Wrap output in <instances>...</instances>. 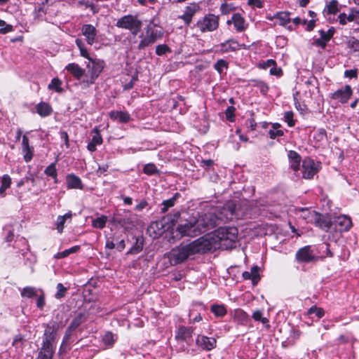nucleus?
I'll return each instance as SVG.
<instances>
[{"label":"nucleus","instance_id":"0e129e2a","mask_svg":"<svg viewBox=\"0 0 359 359\" xmlns=\"http://www.w3.org/2000/svg\"><path fill=\"white\" fill-rule=\"evenodd\" d=\"M318 141H323L327 138V132L324 128H319L314 137Z\"/></svg>","mask_w":359,"mask_h":359},{"label":"nucleus","instance_id":"412c9836","mask_svg":"<svg viewBox=\"0 0 359 359\" xmlns=\"http://www.w3.org/2000/svg\"><path fill=\"white\" fill-rule=\"evenodd\" d=\"M82 34L86 37L88 44L93 45L95 41L97 30L95 27L90 25H84L81 29Z\"/></svg>","mask_w":359,"mask_h":359},{"label":"nucleus","instance_id":"9d476101","mask_svg":"<svg viewBox=\"0 0 359 359\" xmlns=\"http://www.w3.org/2000/svg\"><path fill=\"white\" fill-rule=\"evenodd\" d=\"M302 177L306 180H311L319 171L313 159L310 157L305 158L302 161Z\"/></svg>","mask_w":359,"mask_h":359},{"label":"nucleus","instance_id":"5fc2aeb1","mask_svg":"<svg viewBox=\"0 0 359 359\" xmlns=\"http://www.w3.org/2000/svg\"><path fill=\"white\" fill-rule=\"evenodd\" d=\"M56 288H57V292L55 294V297L57 299H60L63 298L66 294L67 288L66 287H65L62 283H57Z\"/></svg>","mask_w":359,"mask_h":359},{"label":"nucleus","instance_id":"680f3d73","mask_svg":"<svg viewBox=\"0 0 359 359\" xmlns=\"http://www.w3.org/2000/svg\"><path fill=\"white\" fill-rule=\"evenodd\" d=\"M348 46L355 52L359 51V40L354 37L351 38L348 41Z\"/></svg>","mask_w":359,"mask_h":359},{"label":"nucleus","instance_id":"a878e982","mask_svg":"<svg viewBox=\"0 0 359 359\" xmlns=\"http://www.w3.org/2000/svg\"><path fill=\"white\" fill-rule=\"evenodd\" d=\"M288 158L290 162V168L294 172L298 171L300 169L301 156L296 151L290 150L288 152Z\"/></svg>","mask_w":359,"mask_h":359},{"label":"nucleus","instance_id":"6e6d98bb","mask_svg":"<svg viewBox=\"0 0 359 359\" xmlns=\"http://www.w3.org/2000/svg\"><path fill=\"white\" fill-rule=\"evenodd\" d=\"M284 121L287 123L289 127H293L295 125L294 120V113L292 111H287L284 113Z\"/></svg>","mask_w":359,"mask_h":359},{"label":"nucleus","instance_id":"f704fd0d","mask_svg":"<svg viewBox=\"0 0 359 359\" xmlns=\"http://www.w3.org/2000/svg\"><path fill=\"white\" fill-rule=\"evenodd\" d=\"M235 320L241 325H245L250 320L249 315L242 309L235 311Z\"/></svg>","mask_w":359,"mask_h":359},{"label":"nucleus","instance_id":"c85d7f7f","mask_svg":"<svg viewBox=\"0 0 359 359\" xmlns=\"http://www.w3.org/2000/svg\"><path fill=\"white\" fill-rule=\"evenodd\" d=\"M341 6L337 0H331L327 4L323 13L325 15H336L340 11Z\"/></svg>","mask_w":359,"mask_h":359},{"label":"nucleus","instance_id":"4d7b16f0","mask_svg":"<svg viewBox=\"0 0 359 359\" xmlns=\"http://www.w3.org/2000/svg\"><path fill=\"white\" fill-rule=\"evenodd\" d=\"M0 34H6L13 31V27L11 25L6 24L4 20L0 19Z\"/></svg>","mask_w":359,"mask_h":359},{"label":"nucleus","instance_id":"1a4fd4ad","mask_svg":"<svg viewBox=\"0 0 359 359\" xmlns=\"http://www.w3.org/2000/svg\"><path fill=\"white\" fill-rule=\"evenodd\" d=\"M295 260L297 263H310L316 260L311 245H306L299 248L295 254Z\"/></svg>","mask_w":359,"mask_h":359},{"label":"nucleus","instance_id":"473e14b6","mask_svg":"<svg viewBox=\"0 0 359 359\" xmlns=\"http://www.w3.org/2000/svg\"><path fill=\"white\" fill-rule=\"evenodd\" d=\"M87 320V315L85 313H79L74 317L69 325L70 327L76 330L82 323Z\"/></svg>","mask_w":359,"mask_h":359},{"label":"nucleus","instance_id":"a18cd8bd","mask_svg":"<svg viewBox=\"0 0 359 359\" xmlns=\"http://www.w3.org/2000/svg\"><path fill=\"white\" fill-rule=\"evenodd\" d=\"M252 318L255 321L261 322L263 325H264L266 326V328L270 327V325L269 324V320L267 318L262 317V311L257 310V311H254L252 313Z\"/></svg>","mask_w":359,"mask_h":359},{"label":"nucleus","instance_id":"2f4dec72","mask_svg":"<svg viewBox=\"0 0 359 359\" xmlns=\"http://www.w3.org/2000/svg\"><path fill=\"white\" fill-rule=\"evenodd\" d=\"M135 240V243L127 252V255H136L143 250L144 243L143 237H137Z\"/></svg>","mask_w":359,"mask_h":359},{"label":"nucleus","instance_id":"f8f14e48","mask_svg":"<svg viewBox=\"0 0 359 359\" xmlns=\"http://www.w3.org/2000/svg\"><path fill=\"white\" fill-rule=\"evenodd\" d=\"M353 95V90L349 85H346L344 88L339 89L331 94L330 98L338 100L342 104L347 103Z\"/></svg>","mask_w":359,"mask_h":359},{"label":"nucleus","instance_id":"864d4df0","mask_svg":"<svg viewBox=\"0 0 359 359\" xmlns=\"http://www.w3.org/2000/svg\"><path fill=\"white\" fill-rule=\"evenodd\" d=\"M170 48L167 44H159L156 47V54L158 56L165 55L167 53H171Z\"/></svg>","mask_w":359,"mask_h":359},{"label":"nucleus","instance_id":"39448f33","mask_svg":"<svg viewBox=\"0 0 359 359\" xmlns=\"http://www.w3.org/2000/svg\"><path fill=\"white\" fill-rule=\"evenodd\" d=\"M311 222L325 232H329L332 228L333 218L329 214H322L313 210L310 212Z\"/></svg>","mask_w":359,"mask_h":359},{"label":"nucleus","instance_id":"5701e85b","mask_svg":"<svg viewBox=\"0 0 359 359\" xmlns=\"http://www.w3.org/2000/svg\"><path fill=\"white\" fill-rule=\"evenodd\" d=\"M109 116L111 120L121 123H127L131 120L130 115L128 111L114 110L109 112Z\"/></svg>","mask_w":359,"mask_h":359},{"label":"nucleus","instance_id":"20e7f679","mask_svg":"<svg viewBox=\"0 0 359 359\" xmlns=\"http://www.w3.org/2000/svg\"><path fill=\"white\" fill-rule=\"evenodd\" d=\"M219 18L218 15L208 13L200 18L194 25L202 33L213 32L219 27Z\"/></svg>","mask_w":359,"mask_h":359},{"label":"nucleus","instance_id":"4c0bfd02","mask_svg":"<svg viewBox=\"0 0 359 359\" xmlns=\"http://www.w3.org/2000/svg\"><path fill=\"white\" fill-rule=\"evenodd\" d=\"M290 12H278L274 15L273 18L279 20V25L281 26H286L290 22Z\"/></svg>","mask_w":359,"mask_h":359},{"label":"nucleus","instance_id":"a19ab883","mask_svg":"<svg viewBox=\"0 0 359 359\" xmlns=\"http://www.w3.org/2000/svg\"><path fill=\"white\" fill-rule=\"evenodd\" d=\"M80 245H75L69 249H66L62 252H58L55 255L54 257L57 259H63L68 257L69 255L76 253L80 250Z\"/></svg>","mask_w":359,"mask_h":359},{"label":"nucleus","instance_id":"e2e57ef3","mask_svg":"<svg viewBox=\"0 0 359 359\" xmlns=\"http://www.w3.org/2000/svg\"><path fill=\"white\" fill-rule=\"evenodd\" d=\"M24 340V336L21 334H18L14 337L12 345L15 348L22 347V344Z\"/></svg>","mask_w":359,"mask_h":359},{"label":"nucleus","instance_id":"e433bc0d","mask_svg":"<svg viewBox=\"0 0 359 359\" xmlns=\"http://www.w3.org/2000/svg\"><path fill=\"white\" fill-rule=\"evenodd\" d=\"M55 348L41 347L36 359H53Z\"/></svg>","mask_w":359,"mask_h":359},{"label":"nucleus","instance_id":"3c124183","mask_svg":"<svg viewBox=\"0 0 359 359\" xmlns=\"http://www.w3.org/2000/svg\"><path fill=\"white\" fill-rule=\"evenodd\" d=\"M214 68L219 74H222L224 69L229 68V63L224 59H219L214 65Z\"/></svg>","mask_w":359,"mask_h":359},{"label":"nucleus","instance_id":"a211bd4d","mask_svg":"<svg viewBox=\"0 0 359 359\" xmlns=\"http://www.w3.org/2000/svg\"><path fill=\"white\" fill-rule=\"evenodd\" d=\"M197 8L198 6L196 4H191L189 6H186L184 13L182 15H180L179 18L182 19L187 26H190L193 16L196 13Z\"/></svg>","mask_w":359,"mask_h":359},{"label":"nucleus","instance_id":"9b49d317","mask_svg":"<svg viewBox=\"0 0 359 359\" xmlns=\"http://www.w3.org/2000/svg\"><path fill=\"white\" fill-rule=\"evenodd\" d=\"M352 226L351 219L346 215L334 217L332 219V227L336 231H348Z\"/></svg>","mask_w":359,"mask_h":359},{"label":"nucleus","instance_id":"0eeeda50","mask_svg":"<svg viewBox=\"0 0 359 359\" xmlns=\"http://www.w3.org/2000/svg\"><path fill=\"white\" fill-rule=\"evenodd\" d=\"M58 328L59 325L56 322H53V323L47 324L46 325V329L43 335L41 347L55 348L53 347V344L56 338Z\"/></svg>","mask_w":359,"mask_h":359},{"label":"nucleus","instance_id":"aec40b11","mask_svg":"<svg viewBox=\"0 0 359 359\" xmlns=\"http://www.w3.org/2000/svg\"><path fill=\"white\" fill-rule=\"evenodd\" d=\"M92 133H95V135L93 136L90 142L88 144L87 149L89 151L94 152L97 149V146L102 144L103 139L97 127L94 128L92 130Z\"/></svg>","mask_w":359,"mask_h":359},{"label":"nucleus","instance_id":"338daca9","mask_svg":"<svg viewBox=\"0 0 359 359\" xmlns=\"http://www.w3.org/2000/svg\"><path fill=\"white\" fill-rule=\"evenodd\" d=\"M351 337L348 334H341L337 339V344L338 345L340 344H345L350 341Z\"/></svg>","mask_w":359,"mask_h":359},{"label":"nucleus","instance_id":"b1692460","mask_svg":"<svg viewBox=\"0 0 359 359\" xmlns=\"http://www.w3.org/2000/svg\"><path fill=\"white\" fill-rule=\"evenodd\" d=\"M242 276L245 280H251L253 285H257L261 279L259 275V267L257 265L252 266L250 272L244 271Z\"/></svg>","mask_w":359,"mask_h":359},{"label":"nucleus","instance_id":"c756f323","mask_svg":"<svg viewBox=\"0 0 359 359\" xmlns=\"http://www.w3.org/2000/svg\"><path fill=\"white\" fill-rule=\"evenodd\" d=\"M181 197V194L179 192H176L174 194L172 198L163 201L161 205L163 206L161 208V213H165L170 208H172L177 201Z\"/></svg>","mask_w":359,"mask_h":359},{"label":"nucleus","instance_id":"7c9ffc66","mask_svg":"<svg viewBox=\"0 0 359 359\" xmlns=\"http://www.w3.org/2000/svg\"><path fill=\"white\" fill-rule=\"evenodd\" d=\"M177 230L182 236H192L195 231V224L191 222H186L184 224H180Z\"/></svg>","mask_w":359,"mask_h":359},{"label":"nucleus","instance_id":"dca6fc26","mask_svg":"<svg viewBox=\"0 0 359 359\" xmlns=\"http://www.w3.org/2000/svg\"><path fill=\"white\" fill-rule=\"evenodd\" d=\"M226 24L229 25L233 24L235 29L238 32H243L248 27L245 18L239 13H233L231 18L227 20Z\"/></svg>","mask_w":359,"mask_h":359},{"label":"nucleus","instance_id":"423d86ee","mask_svg":"<svg viewBox=\"0 0 359 359\" xmlns=\"http://www.w3.org/2000/svg\"><path fill=\"white\" fill-rule=\"evenodd\" d=\"M145 36L140 41L137 49L139 50H144L150 45L154 43L158 39L163 36L161 31H157L154 29V27L149 24L145 29Z\"/></svg>","mask_w":359,"mask_h":359},{"label":"nucleus","instance_id":"de8ad7c7","mask_svg":"<svg viewBox=\"0 0 359 359\" xmlns=\"http://www.w3.org/2000/svg\"><path fill=\"white\" fill-rule=\"evenodd\" d=\"M236 10V7L234 6L233 3H226L224 2L220 6V12L222 15H229L231 12Z\"/></svg>","mask_w":359,"mask_h":359},{"label":"nucleus","instance_id":"052dcab7","mask_svg":"<svg viewBox=\"0 0 359 359\" xmlns=\"http://www.w3.org/2000/svg\"><path fill=\"white\" fill-rule=\"evenodd\" d=\"M40 291H41V294L40 295L37 294V296H36L37 297L36 306L40 310H43L45 306V304H46L45 294H44V292H43V290H40Z\"/></svg>","mask_w":359,"mask_h":359},{"label":"nucleus","instance_id":"c9c22d12","mask_svg":"<svg viewBox=\"0 0 359 359\" xmlns=\"http://www.w3.org/2000/svg\"><path fill=\"white\" fill-rule=\"evenodd\" d=\"M210 311L217 318H223L227 313V310L224 304H212Z\"/></svg>","mask_w":359,"mask_h":359},{"label":"nucleus","instance_id":"f257e3e1","mask_svg":"<svg viewBox=\"0 0 359 359\" xmlns=\"http://www.w3.org/2000/svg\"><path fill=\"white\" fill-rule=\"evenodd\" d=\"M208 252L203 236H201L190 243H182L175 246L168 253L167 257L172 266H176L196 254H205Z\"/></svg>","mask_w":359,"mask_h":359},{"label":"nucleus","instance_id":"ddd939ff","mask_svg":"<svg viewBox=\"0 0 359 359\" xmlns=\"http://www.w3.org/2000/svg\"><path fill=\"white\" fill-rule=\"evenodd\" d=\"M243 46H245V45L239 44L234 39H229L217 46L218 49L217 50V52L220 54H224L229 52H235Z\"/></svg>","mask_w":359,"mask_h":359},{"label":"nucleus","instance_id":"6ab92c4d","mask_svg":"<svg viewBox=\"0 0 359 359\" xmlns=\"http://www.w3.org/2000/svg\"><path fill=\"white\" fill-rule=\"evenodd\" d=\"M236 209L235 202L230 201L224 205L221 210V214L224 215L226 220H233L236 217Z\"/></svg>","mask_w":359,"mask_h":359},{"label":"nucleus","instance_id":"f03ea898","mask_svg":"<svg viewBox=\"0 0 359 359\" xmlns=\"http://www.w3.org/2000/svg\"><path fill=\"white\" fill-rule=\"evenodd\" d=\"M238 231L236 227H219L212 233L203 236L209 252L219 248L229 249L235 246L238 241Z\"/></svg>","mask_w":359,"mask_h":359},{"label":"nucleus","instance_id":"4be33fe9","mask_svg":"<svg viewBox=\"0 0 359 359\" xmlns=\"http://www.w3.org/2000/svg\"><path fill=\"white\" fill-rule=\"evenodd\" d=\"M67 187L68 189H83V184L77 175L71 173L66 176Z\"/></svg>","mask_w":359,"mask_h":359},{"label":"nucleus","instance_id":"8fccbe9b","mask_svg":"<svg viewBox=\"0 0 359 359\" xmlns=\"http://www.w3.org/2000/svg\"><path fill=\"white\" fill-rule=\"evenodd\" d=\"M252 82L253 83V86L258 88L262 95H266L267 93L269 90V86L264 81L254 79Z\"/></svg>","mask_w":359,"mask_h":359},{"label":"nucleus","instance_id":"f3484780","mask_svg":"<svg viewBox=\"0 0 359 359\" xmlns=\"http://www.w3.org/2000/svg\"><path fill=\"white\" fill-rule=\"evenodd\" d=\"M194 332V328L193 327L180 325L175 333V339L177 341H187L188 339L192 338Z\"/></svg>","mask_w":359,"mask_h":359},{"label":"nucleus","instance_id":"bb28decb","mask_svg":"<svg viewBox=\"0 0 359 359\" xmlns=\"http://www.w3.org/2000/svg\"><path fill=\"white\" fill-rule=\"evenodd\" d=\"M36 113L41 117H46L53 113V108L48 102H40L36 107Z\"/></svg>","mask_w":359,"mask_h":359},{"label":"nucleus","instance_id":"c03bdc74","mask_svg":"<svg viewBox=\"0 0 359 359\" xmlns=\"http://www.w3.org/2000/svg\"><path fill=\"white\" fill-rule=\"evenodd\" d=\"M143 172L149 176L160 175V170L154 163L146 164L143 168Z\"/></svg>","mask_w":359,"mask_h":359},{"label":"nucleus","instance_id":"603ef678","mask_svg":"<svg viewBox=\"0 0 359 359\" xmlns=\"http://www.w3.org/2000/svg\"><path fill=\"white\" fill-rule=\"evenodd\" d=\"M57 160L50 163L46 168L44 170V174L50 177H54L55 175H57V171L56 168Z\"/></svg>","mask_w":359,"mask_h":359},{"label":"nucleus","instance_id":"69168bd1","mask_svg":"<svg viewBox=\"0 0 359 359\" xmlns=\"http://www.w3.org/2000/svg\"><path fill=\"white\" fill-rule=\"evenodd\" d=\"M269 137L272 140L276 139L278 137H282L284 135V132L282 130H269Z\"/></svg>","mask_w":359,"mask_h":359},{"label":"nucleus","instance_id":"cd10ccee","mask_svg":"<svg viewBox=\"0 0 359 359\" xmlns=\"http://www.w3.org/2000/svg\"><path fill=\"white\" fill-rule=\"evenodd\" d=\"M117 339V335L111 331L105 332L102 337V342L104 344L105 348H113Z\"/></svg>","mask_w":359,"mask_h":359},{"label":"nucleus","instance_id":"58836bf2","mask_svg":"<svg viewBox=\"0 0 359 359\" xmlns=\"http://www.w3.org/2000/svg\"><path fill=\"white\" fill-rule=\"evenodd\" d=\"M72 217V212L69 211V212L66 213L64 215H59L57 218V231L61 233L63 231L64 225L67 219H71Z\"/></svg>","mask_w":359,"mask_h":359},{"label":"nucleus","instance_id":"ea45409f","mask_svg":"<svg viewBox=\"0 0 359 359\" xmlns=\"http://www.w3.org/2000/svg\"><path fill=\"white\" fill-rule=\"evenodd\" d=\"M12 183L11 177L5 174L1 177V184L0 187V195L2 197L5 196V191L7 189H8Z\"/></svg>","mask_w":359,"mask_h":359},{"label":"nucleus","instance_id":"13d9d810","mask_svg":"<svg viewBox=\"0 0 359 359\" xmlns=\"http://www.w3.org/2000/svg\"><path fill=\"white\" fill-rule=\"evenodd\" d=\"M115 241H118V236H116L115 234H113L112 236L107 237L106 243H105L106 248L112 250V249L116 248Z\"/></svg>","mask_w":359,"mask_h":359},{"label":"nucleus","instance_id":"09e8293b","mask_svg":"<svg viewBox=\"0 0 359 359\" xmlns=\"http://www.w3.org/2000/svg\"><path fill=\"white\" fill-rule=\"evenodd\" d=\"M62 81L58 78H53L51 82L48 84V89L54 90L57 93H62L63 91Z\"/></svg>","mask_w":359,"mask_h":359},{"label":"nucleus","instance_id":"6e6552de","mask_svg":"<svg viewBox=\"0 0 359 359\" xmlns=\"http://www.w3.org/2000/svg\"><path fill=\"white\" fill-rule=\"evenodd\" d=\"M90 63L88 65L90 79L86 80L88 84H93L96 79L99 77L104 67V62L100 60H90Z\"/></svg>","mask_w":359,"mask_h":359},{"label":"nucleus","instance_id":"393cba45","mask_svg":"<svg viewBox=\"0 0 359 359\" xmlns=\"http://www.w3.org/2000/svg\"><path fill=\"white\" fill-rule=\"evenodd\" d=\"M65 69L77 80H80L85 73V70L74 62L68 64Z\"/></svg>","mask_w":359,"mask_h":359},{"label":"nucleus","instance_id":"774afa93","mask_svg":"<svg viewBox=\"0 0 359 359\" xmlns=\"http://www.w3.org/2000/svg\"><path fill=\"white\" fill-rule=\"evenodd\" d=\"M358 72L357 69H347L344 72V76L348 79L357 78Z\"/></svg>","mask_w":359,"mask_h":359},{"label":"nucleus","instance_id":"49530a36","mask_svg":"<svg viewBox=\"0 0 359 359\" xmlns=\"http://www.w3.org/2000/svg\"><path fill=\"white\" fill-rule=\"evenodd\" d=\"M107 222V217L102 215L101 217H97L92 221V226L94 228L102 229L105 227Z\"/></svg>","mask_w":359,"mask_h":359},{"label":"nucleus","instance_id":"7ed1b4c3","mask_svg":"<svg viewBox=\"0 0 359 359\" xmlns=\"http://www.w3.org/2000/svg\"><path fill=\"white\" fill-rule=\"evenodd\" d=\"M116 26L121 29L130 31L133 35H137L141 30L142 22L137 15H126L118 19Z\"/></svg>","mask_w":359,"mask_h":359},{"label":"nucleus","instance_id":"72a5a7b5","mask_svg":"<svg viewBox=\"0 0 359 359\" xmlns=\"http://www.w3.org/2000/svg\"><path fill=\"white\" fill-rule=\"evenodd\" d=\"M355 13H359L353 9L351 10V13L347 15L345 13H341L339 15L338 19L341 25H346L347 22H353L355 19Z\"/></svg>","mask_w":359,"mask_h":359},{"label":"nucleus","instance_id":"4468645a","mask_svg":"<svg viewBox=\"0 0 359 359\" xmlns=\"http://www.w3.org/2000/svg\"><path fill=\"white\" fill-rule=\"evenodd\" d=\"M196 344L203 350L211 351L216 347L217 340L214 337H208L199 334L196 338Z\"/></svg>","mask_w":359,"mask_h":359},{"label":"nucleus","instance_id":"bf43d9fd","mask_svg":"<svg viewBox=\"0 0 359 359\" xmlns=\"http://www.w3.org/2000/svg\"><path fill=\"white\" fill-rule=\"evenodd\" d=\"M235 111L236 108L233 106H229L226 108L225 115L229 121L233 122L235 121Z\"/></svg>","mask_w":359,"mask_h":359},{"label":"nucleus","instance_id":"37998d69","mask_svg":"<svg viewBox=\"0 0 359 359\" xmlns=\"http://www.w3.org/2000/svg\"><path fill=\"white\" fill-rule=\"evenodd\" d=\"M325 310L321 307H318L316 305L312 306L306 311L307 316L315 314L318 319L322 318L325 316Z\"/></svg>","mask_w":359,"mask_h":359},{"label":"nucleus","instance_id":"2eb2a0df","mask_svg":"<svg viewBox=\"0 0 359 359\" xmlns=\"http://www.w3.org/2000/svg\"><path fill=\"white\" fill-rule=\"evenodd\" d=\"M22 154L26 163L30 162L34 155V148L29 144V137L26 135L22 136Z\"/></svg>","mask_w":359,"mask_h":359},{"label":"nucleus","instance_id":"79ce46f5","mask_svg":"<svg viewBox=\"0 0 359 359\" xmlns=\"http://www.w3.org/2000/svg\"><path fill=\"white\" fill-rule=\"evenodd\" d=\"M20 294L23 298L31 299L37 296V290L34 287L26 286L21 290Z\"/></svg>","mask_w":359,"mask_h":359}]
</instances>
